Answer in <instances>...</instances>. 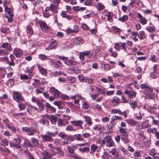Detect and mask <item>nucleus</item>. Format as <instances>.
<instances>
[{"label":"nucleus","instance_id":"c85d7f7f","mask_svg":"<svg viewBox=\"0 0 159 159\" xmlns=\"http://www.w3.org/2000/svg\"><path fill=\"white\" fill-rule=\"evenodd\" d=\"M96 7L98 11H102L105 8V6L104 5L101 3H97Z\"/></svg>","mask_w":159,"mask_h":159},{"label":"nucleus","instance_id":"b1692460","mask_svg":"<svg viewBox=\"0 0 159 159\" xmlns=\"http://www.w3.org/2000/svg\"><path fill=\"white\" fill-rule=\"evenodd\" d=\"M29 45L30 48H32L33 47H36L38 45L36 41L31 40L29 42Z\"/></svg>","mask_w":159,"mask_h":159},{"label":"nucleus","instance_id":"2f4dec72","mask_svg":"<svg viewBox=\"0 0 159 159\" xmlns=\"http://www.w3.org/2000/svg\"><path fill=\"white\" fill-rule=\"evenodd\" d=\"M159 153H157V150L154 148L151 149L149 152V154L151 155L152 157L158 154Z\"/></svg>","mask_w":159,"mask_h":159},{"label":"nucleus","instance_id":"5fc2aeb1","mask_svg":"<svg viewBox=\"0 0 159 159\" xmlns=\"http://www.w3.org/2000/svg\"><path fill=\"white\" fill-rule=\"evenodd\" d=\"M78 78L80 82H83L84 81L86 78L82 74H80L78 76Z\"/></svg>","mask_w":159,"mask_h":159},{"label":"nucleus","instance_id":"6ab92c4d","mask_svg":"<svg viewBox=\"0 0 159 159\" xmlns=\"http://www.w3.org/2000/svg\"><path fill=\"white\" fill-rule=\"evenodd\" d=\"M35 65L32 66L29 69L28 67L27 68V72L29 73V75L31 76L34 75L33 71L35 68Z\"/></svg>","mask_w":159,"mask_h":159},{"label":"nucleus","instance_id":"4c0bfd02","mask_svg":"<svg viewBox=\"0 0 159 159\" xmlns=\"http://www.w3.org/2000/svg\"><path fill=\"white\" fill-rule=\"evenodd\" d=\"M84 56H87V57L91 58L93 56V54L90 51H85L82 52Z\"/></svg>","mask_w":159,"mask_h":159},{"label":"nucleus","instance_id":"c756f323","mask_svg":"<svg viewBox=\"0 0 159 159\" xmlns=\"http://www.w3.org/2000/svg\"><path fill=\"white\" fill-rule=\"evenodd\" d=\"M21 142V139L20 138L14 139H13L12 142H11L10 143V145L11 144H18L20 143Z\"/></svg>","mask_w":159,"mask_h":159},{"label":"nucleus","instance_id":"4d7b16f0","mask_svg":"<svg viewBox=\"0 0 159 159\" xmlns=\"http://www.w3.org/2000/svg\"><path fill=\"white\" fill-rule=\"evenodd\" d=\"M62 66V64L59 60H57L55 62V66L58 68L61 67Z\"/></svg>","mask_w":159,"mask_h":159},{"label":"nucleus","instance_id":"5701e85b","mask_svg":"<svg viewBox=\"0 0 159 159\" xmlns=\"http://www.w3.org/2000/svg\"><path fill=\"white\" fill-rule=\"evenodd\" d=\"M54 104L58 106L59 109H62L64 107V106L62 103L60 101H55L54 102Z\"/></svg>","mask_w":159,"mask_h":159},{"label":"nucleus","instance_id":"bb28decb","mask_svg":"<svg viewBox=\"0 0 159 159\" xmlns=\"http://www.w3.org/2000/svg\"><path fill=\"white\" fill-rule=\"evenodd\" d=\"M57 45V42L55 40H53L52 41L51 43L48 46V48L49 49L53 48Z\"/></svg>","mask_w":159,"mask_h":159},{"label":"nucleus","instance_id":"a19ab883","mask_svg":"<svg viewBox=\"0 0 159 159\" xmlns=\"http://www.w3.org/2000/svg\"><path fill=\"white\" fill-rule=\"evenodd\" d=\"M71 98L73 99H80L84 98L83 97L79 94H77L71 96Z\"/></svg>","mask_w":159,"mask_h":159},{"label":"nucleus","instance_id":"1a4fd4ad","mask_svg":"<svg viewBox=\"0 0 159 159\" xmlns=\"http://www.w3.org/2000/svg\"><path fill=\"white\" fill-rule=\"evenodd\" d=\"M46 107L47 111L49 113L54 112L56 111V109L48 103L46 104Z\"/></svg>","mask_w":159,"mask_h":159},{"label":"nucleus","instance_id":"f03ea898","mask_svg":"<svg viewBox=\"0 0 159 159\" xmlns=\"http://www.w3.org/2000/svg\"><path fill=\"white\" fill-rule=\"evenodd\" d=\"M57 8V7L56 5L53 3H52L49 7L46 8L45 12H48L49 11H50L52 12V14H54L57 12V11L56 10Z\"/></svg>","mask_w":159,"mask_h":159},{"label":"nucleus","instance_id":"603ef678","mask_svg":"<svg viewBox=\"0 0 159 159\" xmlns=\"http://www.w3.org/2000/svg\"><path fill=\"white\" fill-rule=\"evenodd\" d=\"M138 37L141 39H144L145 38V33L143 31H141L138 34Z\"/></svg>","mask_w":159,"mask_h":159},{"label":"nucleus","instance_id":"e433bc0d","mask_svg":"<svg viewBox=\"0 0 159 159\" xmlns=\"http://www.w3.org/2000/svg\"><path fill=\"white\" fill-rule=\"evenodd\" d=\"M68 136V135L66 134L64 132H61L59 134V137L62 139H64V140H66Z\"/></svg>","mask_w":159,"mask_h":159},{"label":"nucleus","instance_id":"f8f14e48","mask_svg":"<svg viewBox=\"0 0 159 159\" xmlns=\"http://www.w3.org/2000/svg\"><path fill=\"white\" fill-rule=\"evenodd\" d=\"M125 121L129 125H135L137 124V122L134 119L129 118L125 120Z\"/></svg>","mask_w":159,"mask_h":159},{"label":"nucleus","instance_id":"c9c22d12","mask_svg":"<svg viewBox=\"0 0 159 159\" xmlns=\"http://www.w3.org/2000/svg\"><path fill=\"white\" fill-rule=\"evenodd\" d=\"M106 138H105L104 139H98V143L100 144V146L102 147H103L104 146L106 143Z\"/></svg>","mask_w":159,"mask_h":159},{"label":"nucleus","instance_id":"423d86ee","mask_svg":"<svg viewBox=\"0 0 159 159\" xmlns=\"http://www.w3.org/2000/svg\"><path fill=\"white\" fill-rule=\"evenodd\" d=\"M13 98L14 99H23V98L22 97L21 93L16 91H14L13 93Z\"/></svg>","mask_w":159,"mask_h":159},{"label":"nucleus","instance_id":"13d9d810","mask_svg":"<svg viewBox=\"0 0 159 159\" xmlns=\"http://www.w3.org/2000/svg\"><path fill=\"white\" fill-rule=\"evenodd\" d=\"M111 113L112 114L118 113L119 114H122V112L119 110L112 109L111 111Z\"/></svg>","mask_w":159,"mask_h":159},{"label":"nucleus","instance_id":"393cba45","mask_svg":"<svg viewBox=\"0 0 159 159\" xmlns=\"http://www.w3.org/2000/svg\"><path fill=\"white\" fill-rule=\"evenodd\" d=\"M2 59L3 61H4L5 62L8 64L10 66H15V63L14 62H12V61L9 62L8 57H7L2 58Z\"/></svg>","mask_w":159,"mask_h":159},{"label":"nucleus","instance_id":"3c124183","mask_svg":"<svg viewBox=\"0 0 159 159\" xmlns=\"http://www.w3.org/2000/svg\"><path fill=\"white\" fill-rule=\"evenodd\" d=\"M57 153L59 156L61 157L63 156L64 152L60 148H57Z\"/></svg>","mask_w":159,"mask_h":159},{"label":"nucleus","instance_id":"7c9ffc66","mask_svg":"<svg viewBox=\"0 0 159 159\" xmlns=\"http://www.w3.org/2000/svg\"><path fill=\"white\" fill-rule=\"evenodd\" d=\"M43 154V157L41 159H50L51 156L49 153L46 152L44 151Z\"/></svg>","mask_w":159,"mask_h":159},{"label":"nucleus","instance_id":"864d4df0","mask_svg":"<svg viewBox=\"0 0 159 159\" xmlns=\"http://www.w3.org/2000/svg\"><path fill=\"white\" fill-rule=\"evenodd\" d=\"M1 31L5 33H9L10 32V30L9 28L7 27H4L1 29Z\"/></svg>","mask_w":159,"mask_h":159},{"label":"nucleus","instance_id":"c03bdc74","mask_svg":"<svg viewBox=\"0 0 159 159\" xmlns=\"http://www.w3.org/2000/svg\"><path fill=\"white\" fill-rule=\"evenodd\" d=\"M27 32L30 34H32L33 33V30L32 27L30 25H28L26 27Z\"/></svg>","mask_w":159,"mask_h":159},{"label":"nucleus","instance_id":"72a5a7b5","mask_svg":"<svg viewBox=\"0 0 159 159\" xmlns=\"http://www.w3.org/2000/svg\"><path fill=\"white\" fill-rule=\"evenodd\" d=\"M34 82L32 84L33 85L35 88L39 87L40 83L39 80L37 79H34Z\"/></svg>","mask_w":159,"mask_h":159},{"label":"nucleus","instance_id":"de8ad7c7","mask_svg":"<svg viewBox=\"0 0 159 159\" xmlns=\"http://www.w3.org/2000/svg\"><path fill=\"white\" fill-rule=\"evenodd\" d=\"M74 41L75 44L79 45L82 42V39L80 37H78L74 39Z\"/></svg>","mask_w":159,"mask_h":159},{"label":"nucleus","instance_id":"4be33fe9","mask_svg":"<svg viewBox=\"0 0 159 159\" xmlns=\"http://www.w3.org/2000/svg\"><path fill=\"white\" fill-rule=\"evenodd\" d=\"M128 134H127V136L125 135H122L121 139L122 141L124 142V143H127L130 142V140L128 138Z\"/></svg>","mask_w":159,"mask_h":159},{"label":"nucleus","instance_id":"f704fd0d","mask_svg":"<svg viewBox=\"0 0 159 159\" xmlns=\"http://www.w3.org/2000/svg\"><path fill=\"white\" fill-rule=\"evenodd\" d=\"M146 29L150 33H154L156 31V29L153 26H147L146 28Z\"/></svg>","mask_w":159,"mask_h":159},{"label":"nucleus","instance_id":"412c9836","mask_svg":"<svg viewBox=\"0 0 159 159\" xmlns=\"http://www.w3.org/2000/svg\"><path fill=\"white\" fill-rule=\"evenodd\" d=\"M31 139L32 142V148L35 147L39 145L38 140L36 138H31Z\"/></svg>","mask_w":159,"mask_h":159},{"label":"nucleus","instance_id":"4468645a","mask_svg":"<svg viewBox=\"0 0 159 159\" xmlns=\"http://www.w3.org/2000/svg\"><path fill=\"white\" fill-rule=\"evenodd\" d=\"M90 150L89 148L88 147H84L83 148H80L79 149V151L82 153H88Z\"/></svg>","mask_w":159,"mask_h":159},{"label":"nucleus","instance_id":"9b49d317","mask_svg":"<svg viewBox=\"0 0 159 159\" xmlns=\"http://www.w3.org/2000/svg\"><path fill=\"white\" fill-rule=\"evenodd\" d=\"M114 142L111 139L106 138L105 145L107 147H111L114 145Z\"/></svg>","mask_w":159,"mask_h":159},{"label":"nucleus","instance_id":"6e6552de","mask_svg":"<svg viewBox=\"0 0 159 159\" xmlns=\"http://www.w3.org/2000/svg\"><path fill=\"white\" fill-rule=\"evenodd\" d=\"M42 140L43 141L52 142L53 141V139L50 137L48 134L42 135Z\"/></svg>","mask_w":159,"mask_h":159},{"label":"nucleus","instance_id":"2eb2a0df","mask_svg":"<svg viewBox=\"0 0 159 159\" xmlns=\"http://www.w3.org/2000/svg\"><path fill=\"white\" fill-rule=\"evenodd\" d=\"M65 62L66 64L68 66H74L76 64V62L73 60H66L65 61Z\"/></svg>","mask_w":159,"mask_h":159},{"label":"nucleus","instance_id":"58836bf2","mask_svg":"<svg viewBox=\"0 0 159 159\" xmlns=\"http://www.w3.org/2000/svg\"><path fill=\"white\" fill-rule=\"evenodd\" d=\"M119 132L122 134V135H125L127 136V134H128L126 129L121 127H119Z\"/></svg>","mask_w":159,"mask_h":159},{"label":"nucleus","instance_id":"0e129e2a","mask_svg":"<svg viewBox=\"0 0 159 159\" xmlns=\"http://www.w3.org/2000/svg\"><path fill=\"white\" fill-rule=\"evenodd\" d=\"M66 140L70 142H72L75 140V138L74 137L68 135Z\"/></svg>","mask_w":159,"mask_h":159},{"label":"nucleus","instance_id":"f257e3e1","mask_svg":"<svg viewBox=\"0 0 159 159\" xmlns=\"http://www.w3.org/2000/svg\"><path fill=\"white\" fill-rule=\"evenodd\" d=\"M49 92L51 93L52 98L58 99L60 98L63 99H69V97L66 95L62 94L57 89L54 87H51L49 89Z\"/></svg>","mask_w":159,"mask_h":159},{"label":"nucleus","instance_id":"9d476101","mask_svg":"<svg viewBox=\"0 0 159 159\" xmlns=\"http://www.w3.org/2000/svg\"><path fill=\"white\" fill-rule=\"evenodd\" d=\"M93 129L95 131H98L100 132L104 130V127L99 125H97L94 126Z\"/></svg>","mask_w":159,"mask_h":159},{"label":"nucleus","instance_id":"6e6d98bb","mask_svg":"<svg viewBox=\"0 0 159 159\" xmlns=\"http://www.w3.org/2000/svg\"><path fill=\"white\" fill-rule=\"evenodd\" d=\"M39 58L42 60H45L48 59V58L47 57V56L43 54H39Z\"/></svg>","mask_w":159,"mask_h":159},{"label":"nucleus","instance_id":"a18cd8bd","mask_svg":"<svg viewBox=\"0 0 159 159\" xmlns=\"http://www.w3.org/2000/svg\"><path fill=\"white\" fill-rule=\"evenodd\" d=\"M44 90V88L43 87H40L39 89H37L35 90L36 94H39L43 93V91Z\"/></svg>","mask_w":159,"mask_h":159},{"label":"nucleus","instance_id":"ddd939ff","mask_svg":"<svg viewBox=\"0 0 159 159\" xmlns=\"http://www.w3.org/2000/svg\"><path fill=\"white\" fill-rule=\"evenodd\" d=\"M37 66L41 74L43 75L47 73V70L41 66L39 64H37Z\"/></svg>","mask_w":159,"mask_h":159},{"label":"nucleus","instance_id":"680f3d73","mask_svg":"<svg viewBox=\"0 0 159 159\" xmlns=\"http://www.w3.org/2000/svg\"><path fill=\"white\" fill-rule=\"evenodd\" d=\"M29 129V131L27 133H28V135L30 136L33 135L34 134V132L36 131L35 130L31 129L30 128Z\"/></svg>","mask_w":159,"mask_h":159},{"label":"nucleus","instance_id":"a211bd4d","mask_svg":"<svg viewBox=\"0 0 159 159\" xmlns=\"http://www.w3.org/2000/svg\"><path fill=\"white\" fill-rule=\"evenodd\" d=\"M48 118L52 124L53 125L55 124L57 119V117L55 116H54L51 115L50 116H49Z\"/></svg>","mask_w":159,"mask_h":159},{"label":"nucleus","instance_id":"aec40b11","mask_svg":"<svg viewBox=\"0 0 159 159\" xmlns=\"http://www.w3.org/2000/svg\"><path fill=\"white\" fill-rule=\"evenodd\" d=\"M120 100H112V103L114 106L118 105L120 102H123L124 103H127L129 102V100H122V101L120 102Z\"/></svg>","mask_w":159,"mask_h":159},{"label":"nucleus","instance_id":"79ce46f5","mask_svg":"<svg viewBox=\"0 0 159 159\" xmlns=\"http://www.w3.org/2000/svg\"><path fill=\"white\" fill-rule=\"evenodd\" d=\"M46 133L51 138V137H55L56 135L57 134L58 132L56 131L55 132L53 133L50 131H48L46 132Z\"/></svg>","mask_w":159,"mask_h":159},{"label":"nucleus","instance_id":"20e7f679","mask_svg":"<svg viewBox=\"0 0 159 159\" xmlns=\"http://www.w3.org/2000/svg\"><path fill=\"white\" fill-rule=\"evenodd\" d=\"M124 93L128 95V98L129 99L134 98L136 96V93L133 90L129 91L127 90H126Z\"/></svg>","mask_w":159,"mask_h":159},{"label":"nucleus","instance_id":"dca6fc26","mask_svg":"<svg viewBox=\"0 0 159 159\" xmlns=\"http://www.w3.org/2000/svg\"><path fill=\"white\" fill-rule=\"evenodd\" d=\"M84 118L85 119L86 122L89 126L92 125V119L90 117L87 116H84Z\"/></svg>","mask_w":159,"mask_h":159},{"label":"nucleus","instance_id":"09e8293b","mask_svg":"<svg viewBox=\"0 0 159 159\" xmlns=\"http://www.w3.org/2000/svg\"><path fill=\"white\" fill-rule=\"evenodd\" d=\"M140 87L142 89H145L148 91L150 90V88L147 86L145 84H143L140 86Z\"/></svg>","mask_w":159,"mask_h":159},{"label":"nucleus","instance_id":"0eeeda50","mask_svg":"<svg viewBox=\"0 0 159 159\" xmlns=\"http://www.w3.org/2000/svg\"><path fill=\"white\" fill-rule=\"evenodd\" d=\"M138 16L140 20V22L143 25L146 24L147 23V20L146 19L139 13H138Z\"/></svg>","mask_w":159,"mask_h":159},{"label":"nucleus","instance_id":"39448f33","mask_svg":"<svg viewBox=\"0 0 159 159\" xmlns=\"http://www.w3.org/2000/svg\"><path fill=\"white\" fill-rule=\"evenodd\" d=\"M78 26L75 25L74 26L73 28L72 29L70 28H68L66 30V32L69 34H71L73 32H74L75 33H77L78 32Z\"/></svg>","mask_w":159,"mask_h":159},{"label":"nucleus","instance_id":"e2e57ef3","mask_svg":"<svg viewBox=\"0 0 159 159\" xmlns=\"http://www.w3.org/2000/svg\"><path fill=\"white\" fill-rule=\"evenodd\" d=\"M145 99H153L154 98V95L152 94H145Z\"/></svg>","mask_w":159,"mask_h":159},{"label":"nucleus","instance_id":"7ed1b4c3","mask_svg":"<svg viewBox=\"0 0 159 159\" xmlns=\"http://www.w3.org/2000/svg\"><path fill=\"white\" fill-rule=\"evenodd\" d=\"M24 141V143L22 144V146L24 148V149H27V146L30 148H32V145L29 139L27 138H25Z\"/></svg>","mask_w":159,"mask_h":159},{"label":"nucleus","instance_id":"338daca9","mask_svg":"<svg viewBox=\"0 0 159 159\" xmlns=\"http://www.w3.org/2000/svg\"><path fill=\"white\" fill-rule=\"evenodd\" d=\"M84 82L88 84H92L93 82V80L88 77H86Z\"/></svg>","mask_w":159,"mask_h":159},{"label":"nucleus","instance_id":"774afa93","mask_svg":"<svg viewBox=\"0 0 159 159\" xmlns=\"http://www.w3.org/2000/svg\"><path fill=\"white\" fill-rule=\"evenodd\" d=\"M28 156L27 157V159H35L34 157L33 156L31 153L29 152H27Z\"/></svg>","mask_w":159,"mask_h":159},{"label":"nucleus","instance_id":"ea45409f","mask_svg":"<svg viewBox=\"0 0 159 159\" xmlns=\"http://www.w3.org/2000/svg\"><path fill=\"white\" fill-rule=\"evenodd\" d=\"M74 136L75 140L76 139L77 141H83L84 140V139L80 134H75Z\"/></svg>","mask_w":159,"mask_h":159},{"label":"nucleus","instance_id":"69168bd1","mask_svg":"<svg viewBox=\"0 0 159 159\" xmlns=\"http://www.w3.org/2000/svg\"><path fill=\"white\" fill-rule=\"evenodd\" d=\"M61 75H66L62 71H56L54 74V75L55 76H58Z\"/></svg>","mask_w":159,"mask_h":159},{"label":"nucleus","instance_id":"49530a36","mask_svg":"<svg viewBox=\"0 0 159 159\" xmlns=\"http://www.w3.org/2000/svg\"><path fill=\"white\" fill-rule=\"evenodd\" d=\"M128 16L127 15H124L122 17H120L118 20H119L124 22L128 20Z\"/></svg>","mask_w":159,"mask_h":159},{"label":"nucleus","instance_id":"bf43d9fd","mask_svg":"<svg viewBox=\"0 0 159 159\" xmlns=\"http://www.w3.org/2000/svg\"><path fill=\"white\" fill-rule=\"evenodd\" d=\"M130 104L132 107H134L137 106L136 102L135 100H130Z\"/></svg>","mask_w":159,"mask_h":159},{"label":"nucleus","instance_id":"cd10ccee","mask_svg":"<svg viewBox=\"0 0 159 159\" xmlns=\"http://www.w3.org/2000/svg\"><path fill=\"white\" fill-rule=\"evenodd\" d=\"M38 122L42 125H46L48 126L49 125L48 120L46 119H41L39 120Z\"/></svg>","mask_w":159,"mask_h":159},{"label":"nucleus","instance_id":"37998d69","mask_svg":"<svg viewBox=\"0 0 159 159\" xmlns=\"http://www.w3.org/2000/svg\"><path fill=\"white\" fill-rule=\"evenodd\" d=\"M61 15L63 17L66 18L68 20H70L72 18L70 16L68 15L66 13L64 12H62L61 13Z\"/></svg>","mask_w":159,"mask_h":159},{"label":"nucleus","instance_id":"f3484780","mask_svg":"<svg viewBox=\"0 0 159 159\" xmlns=\"http://www.w3.org/2000/svg\"><path fill=\"white\" fill-rule=\"evenodd\" d=\"M39 24L41 28L43 30H46L48 28L47 24L44 21H41L39 22Z\"/></svg>","mask_w":159,"mask_h":159},{"label":"nucleus","instance_id":"473e14b6","mask_svg":"<svg viewBox=\"0 0 159 159\" xmlns=\"http://www.w3.org/2000/svg\"><path fill=\"white\" fill-rule=\"evenodd\" d=\"M71 124L75 126H78L81 124H83V122L82 120L72 121H71Z\"/></svg>","mask_w":159,"mask_h":159},{"label":"nucleus","instance_id":"8fccbe9b","mask_svg":"<svg viewBox=\"0 0 159 159\" xmlns=\"http://www.w3.org/2000/svg\"><path fill=\"white\" fill-rule=\"evenodd\" d=\"M7 127L14 133H16V131L17 130L14 127L10 126L9 125H7Z\"/></svg>","mask_w":159,"mask_h":159},{"label":"nucleus","instance_id":"a878e982","mask_svg":"<svg viewBox=\"0 0 159 159\" xmlns=\"http://www.w3.org/2000/svg\"><path fill=\"white\" fill-rule=\"evenodd\" d=\"M21 51L18 49H15L13 51V53L15 56L17 57H20L21 56Z\"/></svg>","mask_w":159,"mask_h":159},{"label":"nucleus","instance_id":"052dcab7","mask_svg":"<svg viewBox=\"0 0 159 159\" xmlns=\"http://www.w3.org/2000/svg\"><path fill=\"white\" fill-rule=\"evenodd\" d=\"M91 107L93 108L98 109V110H100L101 109L100 106L97 104L93 103L92 104Z\"/></svg>","mask_w":159,"mask_h":159}]
</instances>
